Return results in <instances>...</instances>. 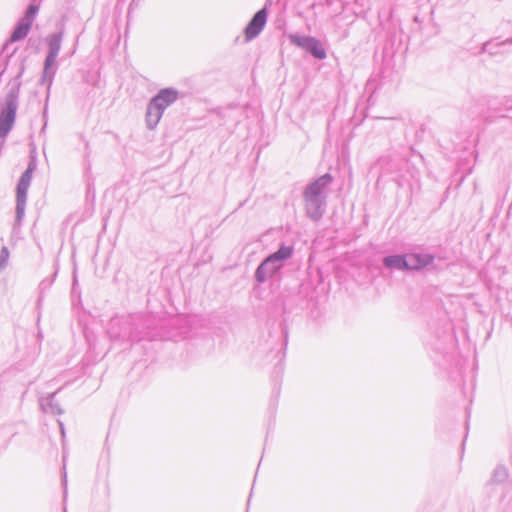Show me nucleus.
Here are the masks:
<instances>
[{"instance_id":"nucleus-1","label":"nucleus","mask_w":512,"mask_h":512,"mask_svg":"<svg viewBox=\"0 0 512 512\" xmlns=\"http://www.w3.org/2000/svg\"><path fill=\"white\" fill-rule=\"evenodd\" d=\"M332 182V175L326 173L305 187L303 191L305 212L312 221H319L323 217L327 206L328 190Z\"/></svg>"},{"instance_id":"nucleus-2","label":"nucleus","mask_w":512,"mask_h":512,"mask_svg":"<svg viewBox=\"0 0 512 512\" xmlns=\"http://www.w3.org/2000/svg\"><path fill=\"white\" fill-rule=\"evenodd\" d=\"M179 98V91L175 88L161 89L148 103L146 109V125L153 130L159 123L164 111Z\"/></svg>"},{"instance_id":"nucleus-3","label":"nucleus","mask_w":512,"mask_h":512,"mask_svg":"<svg viewBox=\"0 0 512 512\" xmlns=\"http://www.w3.org/2000/svg\"><path fill=\"white\" fill-rule=\"evenodd\" d=\"M63 36L64 31L60 30L59 32L47 35L45 38L48 51L44 60L43 72L39 84L46 85L48 90L53 83L57 71L56 59L61 49Z\"/></svg>"},{"instance_id":"nucleus-4","label":"nucleus","mask_w":512,"mask_h":512,"mask_svg":"<svg viewBox=\"0 0 512 512\" xmlns=\"http://www.w3.org/2000/svg\"><path fill=\"white\" fill-rule=\"evenodd\" d=\"M21 82L15 81L0 105V137L5 138L11 131L18 108Z\"/></svg>"},{"instance_id":"nucleus-5","label":"nucleus","mask_w":512,"mask_h":512,"mask_svg":"<svg viewBox=\"0 0 512 512\" xmlns=\"http://www.w3.org/2000/svg\"><path fill=\"white\" fill-rule=\"evenodd\" d=\"M292 254L293 248L291 246L281 245L276 252L270 254L257 267L255 271L256 281L262 284L273 277L284 266L285 260L289 259Z\"/></svg>"},{"instance_id":"nucleus-6","label":"nucleus","mask_w":512,"mask_h":512,"mask_svg":"<svg viewBox=\"0 0 512 512\" xmlns=\"http://www.w3.org/2000/svg\"><path fill=\"white\" fill-rule=\"evenodd\" d=\"M35 160H31L27 169L21 175L16 188V219L21 221L25 214L27 192L31 183L33 172L36 169Z\"/></svg>"},{"instance_id":"nucleus-7","label":"nucleus","mask_w":512,"mask_h":512,"mask_svg":"<svg viewBox=\"0 0 512 512\" xmlns=\"http://www.w3.org/2000/svg\"><path fill=\"white\" fill-rule=\"evenodd\" d=\"M289 40L291 44L302 48L318 60H324L327 57L325 48L323 47L322 43L315 37L291 34L289 35Z\"/></svg>"},{"instance_id":"nucleus-8","label":"nucleus","mask_w":512,"mask_h":512,"mask_svg":"<svg viewBox=\"0 0 512 512\" xmlns=\"http://www.w3.org/2000/svg\"><path fill=\"white\" fill-rule=\"evenodd\" d=\"M268 11L266 7L258 10L247 24L244 34L247 41L256 38L267 22Z\"/></svg>"},{"instance_id":"nucleus-9","label":"nucleus","mask_w":512,"mask_h":512,"mask_svg":"<svg viewBox=\"0 0 512 512\" xmlns=\"http://www.w3.org/2000/svg\"><path fill=\"white\" fill-rule=\"evenodd\" d=\"M434 256L429 253H409L405 255L406 270H420L434 262Z\"/></svg>"},{"instance_id":"nucleus-10","label":"nucleus","mask_w":512,"mask_h":512,"mask_svg":"<svg viewBox=\"0 0 512 512\" xmlns=\"http://www.w3.org/2000/svg\"><path fill=\"white\" fill-rule=\"evenodd\" d=\"M55 394L56 393H51L39 399L41 410L44 413H49L52 415H60L63 413L59 403L55 400Z\"/></svg>"},{"instance_id":"nucleus-11","label":"nucleus","mask_w":512,"mask_h":512,"mask_svg":"<svg viewBox=\"0 0 512 512\" xmlns=\"http://www.w3.org/2000/svg\"><path fill=\"white\" fill-rule=\"evenodd\" d=\"M383 265L391 270L403 271L407 269V261L405 255H390L383 258Z\"/></svg>"},{"instance_id":"nucleus-12","label":"nucleus","mask_w":512,"mask_h":512,"mask_svg":"<svg viewBox=\"0 0 512 512\" xmlns=\"http://www.w3.org/2000/svg\"><path fill=\"white\" fill-rule=\"evenodd\" d=\"M512 43V38H508L504 41H487L483 44L482 46V49H481V52L482 53H488L489 55H497L501 52V48L508 45V44H511Z\"/></svg>"},{"instance_id":"nucleus-13","label":"nucleus","mask_w":512,"mask_h":512,"mask_svg":"<svg viewBox=\"0 0 512 512\" xmlns=\"http://www.w3.org/2000/svg\"><path fill=\"white\" fill-rule=\"evenodd\" d=\"M31 27L32 25L30 23L20 19L11 34L10 40L17 42L24 39L28 35Z\"/></svg>"},{"instance_id":"nucleus-14","label":"nucleus","mask_w":512,"mask_h":512,"mask_svg":"<svg viewBox=\"0 0 512 512\" xmlns=\"http://www.w3.org/2000/svg\"><path fill=\"white\" fill-rule=\"evenodd\" d=\"M509 477L508 469L504 466H497L492 473L491 479L487 482V487L493 484H504Z\"/></svg>"},{"instance_id":"nucleus-15","label":"nucleus","mask_w":512,"mask_h":512,"mask_svg":"<svg viewBox=\"0 0 512 512\" xmlns=\"http://www.w3.org/2000/svg\"><path fill=\"white\" fill-rule=\"evenodd\" d=\"M38 11H39V5H37L35 3H30L25 11L24 16L21 19L32 25Z\"/></svg>"},{"instance_id":"nucleus-16","label":"nucleus","mask_w":512,"mask_h":512,"mask_svg":"<svg viewBox=\"0 0 512 512\" xmlns=\"http://www.w3.org/2000/svg\"><path fill=\"white\" fill-rule=\"evenodd\" d=\"M110 335L111 337H119L122 339H127L130 341L139 340L140 337L138 334L135 333L134 329L130 328L129 332H123L122 334H117L112 331V328L110 329Z\"/></svg>"},{"instance_id":"nucleus-17","label":"nucleus","mask_w":512,"mask_h":512,"mask_svg":"<svg viewBox=\"0 0 512 512\" xmlns=\"http://www.w3.org/2000/svg\"><path fill=\"white\" fill-rule=\"evenodd\" d=\"M140 318L138 315L129 316L125 319H113L112 320V327L115 325L123 324L127 327H131L135 325V322Z\"/></svg>"},{"instance_id":"nucleus-18","label":"nucleus","mask_w":512,"mask_h":512,"mask_svg":"<svg viewBox=\"0 0 512 512\" xmlns=\"http://www.w3.org/2000/svg\"><path fill=\"white\" fill-rule=\"evenodd\" d=\"M9 259V250L7 247H2L0 250V269H4L7 266Z\"/></svg>"},{"instance_id":"nucleus-19","label":"nucleus","mask_w":512,"mask_h":512,"mask_svg":"<svg viewBox=\"0 0 512 512\" xmlns=\"http://www.w3.org/2000/svg\"><path fill=\"white\" fill-rule=\"evenodd\" d=\"M62 485L64 487V497H66V494H67V473H66V470H65V457H63Z\"/></svg>"},{"instance_id":"nucleus-20","label":"nucleus","mask_w":512,"mask_h":512,"mask_svg":"<svg viewBox=\"0 0 512 512\" xmlns=\"http://www.w3.org/2000/svg\"><path fill=\"white\" fill-rule=\"evenodd\" d=\"M58 424H59V427H60V430H61V434L64 437V435H65L64 425H63V423L60 420H58Z\"/></svg>"},{"instance_id":"nucleus-21","label":"nucleus","mask_w":512,"mask_h":512,"mask_svg":"<svg viewBox=\"0 0 512 512\" xmlns=\"http://www.w3.org/2000/svg\"><path fill=\"white\" fill-rule=\"evenodd\" d=\"M138 4V1L132 0L129 9H131L134 5Z\"/></svg>"},{"instance_id":"nucleus-22","label":"nucleus","mask_w":512,"mask_h":512,"mask_svg":"<svg viewBox=\"0 0 512 512\" xmlns=\"http://www.w3.org/2000/svg\"><path fill=\"white\" fill-rule=\"evenodd\" d=\"M138 4V1L132 0L129 9H131L134 5Z\"/></svg>"},{"instance_id":"nucleus-23","label":"nucleus","mask_w":512,"mask_h":512,"mask_svg":"<svg viewBox=\"0 0 512 512\" xmlns=\"http://www.w3.org/2000/svg\"><path fill=\"white\" fill-rule=\"evenodd\" d=\"M503 105L506 106V107L509 106L508 99L503 103Z\"/></svg>"}]
</instances>
